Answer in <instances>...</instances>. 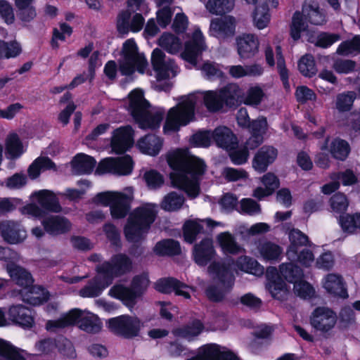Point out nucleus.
<instances>
[{
    "instance_id": "obj_1",
    "label": "nucleus",
    "mask_w": 360,
    "mask_h": 360,
    "mask_svg": "<svg viewBox=\"0 0 360 360\" xmlns=\"http://www.w3.org/2000/svg\"><path fill=\"white\" fill-rule=\"evenodd\" d=\"M167 162L174 170L170 174L172 186L185 191L189 198H196L200 193V177L206 168L204 162L187 150L178 149L168 153Z\"/></svg>"
},
{
    "instance_id": "obj_36",
    "label": "nucleus",
    "mask_w": 360,
    "mask_h": 360,
    "mask_svg": "<svg viewBox=\"0 0 360 360\" xmlns=\"http://www.w3.org/2000/svg\"><path fill=\"white\" fill-rule=\"evenodd\" d=\"M41 224L45 231L51 235L64 233L71 229V223L60 216H49L44 218Z\"/></svg>"
},
{
    "instance_id": "obj_31",
    "label": "nucleus",
    "mask_w": 360,
    "mask_h": 360,
    "mask_svg": "<svg viewBox=\"0 0 360 360\" xmlns=\"http://www.w3.org/2000/svg\"><path fill=\"white\" fill-rule=\"evenodd\" d=\"M37 349L39 352L49 353L58 347V350L65 356L73 358L75 356V349L72 343L67 339L60 338L58 343L56 345L53 340H44L36 345Z\"/></svg>"
},
{
    "instance_id": "obj_51",
    "label": "nucleus",
    "mask_w": 360,
    "mask_h": 360,
    "mask_svg": "<svg viewBox=\"0 0 360 360\" xmlns=\"http://www.w3.org/2000/svg\"><path fill=\"white\" fill-rule=\"evenodd\" d=\"M202 330V323L200 321H194L192 323L184 328L174 330V334L176 336L181 337L191 341L198 336Z\"/></svg>"
},
{
    "instance_id": "obj_22",
    "label": "nucleus",
    "mask_w": 360,
    "mask_h": 360,
    "mask_svg": "<svg viewBox=\"0 0 360 360\" xmlns=\"http://www.w3.org/2000/svg\"><path fill=\"white\" fill-rule=\"evenodd\" d=\"M133 144V129L130 126L122 127L113 131L111 148L115 153H123Z\"/></svg>"
},
{
    "instance_id": "obj_48",
    "label": "nucleus",
    "mask_w": 360,
    "mask_h": 360,
    "mask_svg": "<svg viewBox=\"0 0 360 360\" xmlns=\"http://www.w3.org/2000/svg\"><path fill=\"white\" fill-rule=\"evenodd\" d=\"M234 4V0H208L205 8L210 13L219 15L230 12Z\"/></svg>"
},
{
    "instance_id": "obj_29",
    "label": "nucleus",
    "mask_w": 360,
    "mask_h": 360,
    "mask_svg": "<svg viewBox=\"0 0 360 360\" xmlns=\"http://www.w3.org/2000/svg\"><path fill=\"white\" fill-rule=\"evenodd\" d=\"M322 286L332 296L347 297V292L342 277L337 274H328L322 279Z\"/></svg>"
},
{
    "instance_id": "obj_19",
    "label": "nucleus",
    "mask_w": 360,
    "mask_h": 360,
    "mask_svg": "<svg viewBox=\"0 0 360 360\" xmlns=\"http://www.w3.org/2000/svg\"><path fill=\"white\" fill-rule=\"evenodd\" d=\"M129 10L122 11L117 16V28L120 34H127L129 31L138 32L142 30L144 25V18L140 13H135L131 16Z\"/></svg>"
},
{
    "instance_id": "obj_58",
    "label": "nucleus",
    "mask_w": 360,
    "mask_h": 360,
    "mask_svg": "<svg viewBox=\"0 0 360 360\" xmlns=\"http://www.w3.org/2000/svg\"><path fill=\"white\" fill-rule=\"evenodd\" d=\"M356 98V93L347 91L339 94L336 96L335 105L339 112H347L351 110L353 103Z\"/></svg>"
},
{
    "instance_id": "obj_57",
    "label": "nucleus",
    "mask_w": 360,
    "mask_h": 360,
    "mask_svg": "<svg viewBox=\"0 0 360 360\" xmlns=\"http://www.w3.org/2000/svg\"><path fill=\"white\" fill-rule=\"evenodd\" d=\"M360 53V36H356L352 39L342 42L337 53L342 56L355 55Z\"/></svg>"
},
{
    "instance_id": "obj_55",
    "label": "nucleus",
    "mask_w": 360,
    "mask_h": 360,
    "mask_svg": "<svg viewBox=\"0 0 360 360\" xmlns=\"http://www.w3.org/2000/svg\"><path fill=\"white\" fill-rule=\"evenodd\" d=\"M154 251L160 255H176L180 252V245L177 241L174 240H163L156 244Z\"/></svg>"
},
{
    "instance_id": "obj_34",
    "label": "nucleus",
    "mask_w": 360,
    "mask_h": 360,
    "mask_svg": "<svg viewBox=\"0 0 360 360\" xmlns=\"http://www.w3.org/2000/svg\"><path fill=\"white\" fill-rule=\"evenodd\" d=\"M212 139L217 146L226 150L234 149L238 144L237 138L230 129L219 127L212 131Z\"/></svg>"
},
{
    "instance_id": "obj_42",
    "label": "nucleus",
    "mask_w": 360,
    "mask_h": 360,
    "mask_svg": "<svg viewBox=\"0 0 360 360\" xmlns=\"http://www.w3.org/2000/svg\"><path fill=\"white\" fill-rule=\"evenodd\" d=\"M217 243L224 253L236 255L245 252V250L238 244L235 238L229 232H224L217 237Z\"/></svg>"
},
{
    "instance_id": "obj_6",
    "label": "nucleus",
    "mask_w": 360,
    "mask_h": 360,
    "mask_svg": "<svg viewBox=\"0 0 360 360\" xmlns=\"http://www.w3.org/2000/svg\"><path fill=\"white\" fill-rule=\"evenodd\" d=\"M7 272L16 283L22 287L20 293L22 300L31 305H39L46 302L49 293L45 289L33 285V279L26 270L21 267L8 266Z\"/></svg>"
},
{
    "instance_id": "obj_26",
    "label": "nucleus",
    "mask_w": 360,
    "mask_h": 360,
    "mask_svg": "<svg viewBox=\"0 0 360 360\" xmlns=\"http://www.w3.org/2000/svg\"><path fill=\"white\" fill-rule=\"evenodd\" d=\"M7 315L9 321L23 328H32L34 324L32 311L22 304L11 306Z\"/></svg>"
},
{
    "instance_id": "obj_63",
    "label": "nucleus",
    "mask_w": 360,
    "mask_h": 360,
    "mask_svg": "<svg viewBox=\"0 0 360 360\" xmlns=\"http://www.w3.org/2000/svg\"><path fill=\"white\" fill-rule=\"evenodd\" d=\"M330 205L333 212L341 213L347 210L349 206V201L345 195L338 193L331 197Z\"/></svg>"
},
{
    "instance_id": "obj_53",
    "label": "nucleus",
    "mask_w": 360,
    "mask_h": 360,
    "mask_svg": "<svg viewBox=\"0 0 360 360\" xmlns=\"http://www.w3.org/2000/svg\"><path fill=\"white\" fill-rule=\"evenodd\" d=\"M22 52V47L15 40L5 41L0 40V58H11L18 56Z\"/></svg>"
},
{
    "instance_id": "obj_44",
    "label": "nucleus",
    "mask_w": 360,
    "mask_h": 360,
    "mask_svg": "<svg viewBox=\"0 0 360 360\" xmlns=\"http://www.w3.org/2000/svg\"><path fill=\"white\" fill-rule=\"evenodd\" d=\"M158 44L162 49L171 54L179 53L182 46L180 39L169 32L163 33L158 39Z\"/></svg>"
},
{
    "instance_id": "obj_47",
    "label": "nucleus",
    "mask_w": 360,
    "mask_h": 360,
    "mask_svg": "<svg viewBox=\"0 0 360 360\" xmlns=\"http://www.w3.org/2000/svg\"><path fill=\"white\" fill-rule=\"evenodd\" d=\"M185 202L184 197L176 192H171L162 199L160 207L165 211L174 212L181 208Z\"/></svg>"
},
{
    "instance_id": "obj_50",
    "label": "nucleus",
    "mask_w": 360,
    "mask_h": 360,
    "mask_svg": "<svg viewBox=\"0 0 360 360\" xmlns=\"http://www.w3.org/2000/svg\"><path fill=\"white\" fill-rule=\"evenodd\" d=\"M73 326L72 309L55 320H49L46 323V329L50 332H58L61 329Z\"/></svg>"
},
{
    "instance_id": "obj_28",
    "label": "nucleus",
    "mask_w": 360,
    "mask_h": 360,
    "mask_svg": "<svg viewBox=\"0 0 360 360\" xmlns=\"http://www.w3.org/2000/svg\"><path fill=\"white\" fill-rule=\"evenodd\" d=\"M236 20L231 15H226L221 18L212 20L210 32L217 37L232 36L235 33Z\"/></svg>"
},
{
    "instance_id": "obj_7",
    "label": "nucleus",
    "mask_w": 360,
    "mask_h": 360,
    "mask_svg": "<svg viewBox=\"0 0 360 360\" xmlns=\"http://www.w3.org/2000/svg\"><path fill=\"white\" fill-rule=\"evenodd\" d=\"M205 49L202 34L200 30L196 29L193 32L191 39L185 43L184 51L181 53V56L195 68L200 70L202 73L208 78L221 77L222 72L217 64L208 61L202 65L198 64L197 58Z\"/></svg>"
},
{
    "instance_id": "obj_14",
    "label": "nucleus",
    "mask_w": 360,
    "mask_h": 360,
    "mask_svg": "<svg viewBox=\"0 0 360 360\" xmlns=\"http://www.w3.org/2000/svg\"><path fill=\"white\" fill-rule=\"evenodd\" d=\"M338 321L336 313L329 307H318L309 316L311 327L321 333H328L335 326Z\"/></svg>"
},
{
    "instance_id": "obj_5",
    "label": "nucleus",
    "mask_w": 360,
    "mask_h": 360,
    "mask_svg": "<svg viewBox=\"0 0 360 360\" xmlns=\"http://www.w3.org/2000/svg\"><path fill=\"white\" fill-rule=\"evenodd\" d=\"M236 269L257 276L264 272V268L255 259L245 255L240 257L236 263L231 259H229L226 264L213 263L209 266L208 271L224 284L226 283L229 286H231L233 282L231 271Z\"/></svg>"
},
{
    "instance_id": "obj_15",
    "label": "nucleus",
    "mask_w": 360,
    "mask_h": 360,
    "mask_svg": "<svg viewBox=\"0 0 360 360\" xmlns=\"http://www.w3.org/2000/svg\"><path fill=\"white\" fill-rule=\"evenodd\" d=\"M131 259L124 254L114 255L110 262H105L100 266V274L112 282L113 278L125 274L132 269Z\"/></svg>"
},
{
    "instance_id": "obj_8",
    "label": "nucleus",
    "mask_w": 360,
    "mask_h": 360,
    "mask_svg": "<svg viewBox=\"0 0 360 360\" xmlns=\"http://www.w3.org/2000/svg\"><path fill=\"white\" fill-rule=\"evenodd\" d=\"M134 198V189L127 187L122 191H105L98 193L94 202L105 206H110L113 219H122L129 212L130 204Z\"/></svg>"
},
{
    "instance_id": "obj_54",
    "label": "nucleus",
    "mask_w": 360,
    "mask_h": 360,
    "mask_svg": "<svg viewBox=\"0 0 360 360\" xmlns=\"http://www.w3.org/2000/svg\"><path fill=\"white\" fill-rule=\"evenodd\" d=\"M330 151L332 155L338 160H345L349 153V143L342 139H335L330 143Z\"/></svg>"
},
{
    "instance_id": "obj_62",
    "label": "nucleus",
    "mask_w": 360,
    "mask_h": 360,
    "mask_svg": "<svg viewBox=\"0 0 360 360\" xmlns=\"http://www.w3.org/2000/svg\"><path fill=\"white\" fill-rule=\"evenodd\" d=\"M292 264L294 262L299 263L303 266L309 267L314 262V256L312 252L308 249H302V250L295 251V257L294 259H288ZM294 265H295L294 264Z\"/></svg>"
},
{
    "instance_id": "obj_12",
    "label": "nucleus",
    "mask_w": 360,
    "mask_h": 360,
    "mask_svg": "<svg viewBox=\"0 0 360 360\" xmlns=\"http://www.w3.org/2000/svg\"><path fill=\"white\" fill-rule=\"evenodd\" d=\"M106 325L113 333L124 338L136 337L142 327V323L137 317L129 315L110 319Z\"/></svg>"
},
{
    "instance_id": "obj_41",
    "label": "nucleus",
    "mask_w": 360,
    "mask_h": 360,
    "mask_svg": "<svg viewBox=\"0 0 360 360\" xmlns=\"http://www.w3.org/2000/svg\"><path fill=\"white\" fill-rule=\"evenodd\" d=\"M72 172L75 174L91 173L96 165V161L91 156L81 153L77 155L72 162Z\"/></svg>"
},
{
    "instance_id": "obj_25",
    "label": "nucleus",
    "mask_w": 360,
    "mask_h": 360,
    "mask_svg": "<svg viewBox=\"0 0 360 360\" xmlns=\"http://www.w3.org/2000/svg\"><path fill=\"white\" fill-rule=\"evenodd\" d=\"M278 5L277 0H265L256 6L252 13L253 25L258 30H264L267 27L271 21L269 7L276 8Z\"/></svg>"
},
{
    "instance_id": "obj_21",
    "label": "nucleus",
    "mask_w": 360,
    "mask_h": 360,
    "mask_svg": "<svg viewBox=\"0 0 360 360\" xmlns=\"http://www.w3.org/2000/svg\"><path fill=\"white\" fill-rule=\"evenodd\" d=\"M266 288L273 297L283 300L287 298L289 290L285 283L279 276L275 267H269L266 270Z\"/></svg>"
},
{
    "instance_id": "obj_20",
    "label": "nucleus",
    "mask_w": 360,
    "mask_h": 360,
    "mask_svg": "<svg viewBox=\"0 0 360 360\" xmlns=\"http://www.w3.org/2000/svg\"><path fill=\"white\" fill-rule=\"evenodd\" d=\"M237 52L243 59H249L254 57L259 49L258 37L252 33H243L236 38Z\"/></svg>"
},
{
    "instance_id": "obj_11",
    "label": "nucleus",
    "mask_w": 360,
    "mask_h": 360,
    "mask_svg": "<svg viewBox=\"0 0 360 360\" xmlns=\"http://www.w3.org/2000/svg\"><path fill=\"white\" fill-rule=\"evenodd\" d=\"M279 271L285 280L294 283V292L297 295L304 299L314 296V289L309 283L302 280L303 272L299 266L292 264H282Z\"/></svg>"
},
{
    "instance_id": "obj_2",
    "label": "nucleus",
    "mask_w": 360,
    "mask_h": 360,
    "mask_svg": "<svg viewBox=\"0 0 360 360\" xmlns=\"http://www.w3.org/2000/svg\"><path fill=\"white\" fill-rule=\"evenodd\" d=\"M200 99H203L204 105L210 112H217L224 105L219 92L217 91L189 94L175 107L169 109L163 127L164 132L167 134L176 131L192 122L195 117V105Z\"/></svg>"
},
{
    "instance_id": "obj_32",
    "label": "nucleus",
    "mask_w": 360,
    "mask_h": 360,
    "mask_svg": "<svg viewBox=\"0 0 360 360\" xmlns=\"http://www.w3.org/2000/svg\"><path fill=\"white\" fill-rule=\"evenodd\" d=\"M218 224L219 223L213 221L210 219L188 220L184 225V239L186 242L192 243L195 240L197 235L203 231L205 225L214 226Z\"/></svg>"
},
{
    "instance_id": "obj_30",
    "label": "nucleus",
    "mask_w": 360,
    "mask_h": 360,
    "mask_svg": "<svg viewBox=\"0 0 360 360\" xmlns=\"http://www.w3.org/2000/svg\"><path fill=\"white\" fill-rule=\"evenodd\" d=\"M277 155V150L274 147L263 146L255 155L252 160V167L258 172H264L266 170L268 166L274 162Z\"/></svg>"
},
{
    "instance_id": "obj_39",
    "label": "nucleus",
    "mask_w": 360,
    "mask_h": 360,
    "mask_svg": "<svg viewBox=\"0 0 360 360\" xmlns=\"http://www.w3.org/2000/svg\"><path fill=\"white\" fill-rule=\"evenodd\" d=\"M302 13L313 25H321L326 22L325 15L315 0H305L302 6Z\"/></svg>"
},
{
    "instance_id": "obj_60",
    "label": "nucleus",
    "mask_w": 360,
    "mask_h": 360,
    "mask_svg": "<svg viewBox=\"0 0 360 360\" xmlns=\"http://www.w3.org/2000/svg\"><path fill=\"white\" fill-rule=\"evenodd\" d=\"M340 224L344 231L352 233L360 229V213L346 214L340 218Z\"/></svg>"
},
{
    "instance_id": "obj_35",
    "label": "nucleus",
    "mask_w": 360,
    "mask_h": 360,
    "mask_svg": "<svg viewBox=\"0 0 360 360\" xmlns=\"http://www.w3.org/2000/svg\"><path fill=\"white\" fill-rule=\"evenodd\" d=\"M34 202H37L41 207L46 210L58 212L61 207L56 195L49 190H40L32 194Z\"/></svg>"
},
{
    "instance_id": "obj_56",
    "label": "nucleus",
    "mask_w": 360,
    "mask_h": 360,
    "mask_svg": "<svg viewBox=\"0 0 360 360\" xmlns=\"http://www.w3.org/2000/svg\"><path fill=\"white\" fill-rule=\"evenodd\" d=\"M54 164L46 157L37 158L28 169V174L30 178L36 179L40 174L41 171L53 168Z\"/></svg>"
},
{
    "instance_id": "obj_27",
    "label": "nucleus",
    "mask_w": 360,
    "mask_h": 360,
    "mask_svg": "<svg viewBox=\"0 0 360 360\" xmlns=\"http://www.w3.org/2000/svg\"><path fill=\"white\" fill-rule=\"evenodd\" d=\"M155 288L158 291L163 293L174 291L176 295L183 296L186 299L190 298L191 292L193 291V288L173 278L160 279L155 283Z\"/></svg>"
},
{
    "instance_id": "obj_61",
    "label": "nucleus",
    "mask_w": 360,
    "mask_h": 360,
    "mask_svg": "<svg viewBox=\"0 0 360 360\" xmlns=\"http://www.w3.org/2000/svg\"><path fill=\"white\" fill-rule=\"evenodd\" d=\"M300 72L305 77H311L316 72L314 57L306 54L301 58L298 63Z\"/></svg>"
},
{
    "instance_id": "obj_3",
    "label": "nucleus",
    "mask_w": 360,
    "mask_h": 360,
    "mask_svg": "<svg viewBox=\"0 0 360 360\" xmlns=\"http://www.w3.org/2000/svg\"><path fill=\"white\" fill-rule=\"evenodd\" d=\"M129 110L139 127L143 129L158 128L165 115L161 108H151L140 89H134L129 95Z\"/></svg>"
},
{
    "instance_id": "obj_52",
    "label": "nucleus",
    "mask_w": 360,
    "mask_h": 360,
    "mask_svg": "<svg viewBox=\"0 0 360 360\" xmlns=\"http://www.w3.org/2000/svg\"><path fill=\"white\" fill-rule=\"evenodd\" d=\"M266 94L262 88L258 85L250 86L246 91L243 103L251 106L259 105L265 98Z\"/></svg>"
},
{
    "instance_id": "obj_13",
    "label": "nucleus",
    "mask_w": 360,
    "mask_h": 360,
    "mask_svg": "<svg viewBox=\"0 0 360 360\" xmlns=\"http://www.w3.org/2000/svg\"><path fill=\"white\" fill-rule=\"evenodd\" d=\"M134 162L129 155L120 158H107L102 160L96 168L98 174H112L117 176H127L131 174Z\"/></svg>"
},
{
    "instance_id": "obj_10",
    "label": "nucleus",
    "mask_w": 360,
    "mask_h": 360,
    "mask_svg": "<svg viewBox=\"0 0 360 360\" xmlns=\"http://www.w3.org/2000/svg\"><path fill=\"white\" fill-rule=\"evenodd\" d=\"M149 285L148 275L143 274L135 276L131 282V288L123 285H115L108 292L109 295L122 300L124 304L131 308L135 304L138 297L146 290Z\"/></svg>"
},
{
    "instance_id": "obj_40",
    "label": "nucleus",
    "mask_w": 360,
    "mask_h": 360,
    "mask_svg": "<svg viewBox=\"0 0 360 360\" xmlns=\"http://www.w3.org/2000/svg\"><path fill=\"white\" fill-rule=\"evenodd\" d=\"M304 17L305 16L303 13H301L299 11L293 14L290 24V36L295 41H297L301 37L302 32H306L308 36V41L314 42L312 37L309 34L308 25Z\"/></svg>"
},
{
    "instance_id": "obj_38",
    "label": "nucleus",
    "mask_w": 360,
    "mask_h": 360,
    "mask_svg": "<svg viewBox=\"0 0 360 360\" xmlns=\"http://www.w3.org/2000/svg\"><path fill=\"white\" fill-rule=\"evenodd\" d=\"M137 147L142 153L155 156L162 147V140L155 134H148L138 141Z\"/></svg>"
},
{
    "instance_id": "obj_18",
    "label": "nucleus",
    "mask_w": 360,
    "mask_h": 360,
    "mask_svg": "<svg viewBox=\"0 0 360 360\" xmlns=\"http://www.w3.org/2000/svg\"><path fill=\"white\" fill-rule=\"evenodd\" d=\"M73 325L86 333H96L103 326L101 319L95 314L78 308L72 309Z\"/></svg>"
},
{
    "instance_id": "obj_64",
    "label": "nucleus",
    "mask_w": 360,
    "mask_h": 360,
    "mask_svg": "<svg viewBox=\"0 0 360 360\" xmlns=\"http://www.w3.org/2000/svg\"><path fill=\"white\" fill-rule=\"evenodd\" d=\"M239 212L248 215L258 214L261 212L259 205L251 198H244L240 200Z\"/></svg>"
},
{
    "instance_id": "obj_16",
    "label": "nucleus",
    "mask_w": 360,
    "mask_h": 360,
    "mask_svg": "<svg viewBox=\"0 0 360 360\" xmlns=\"http://www.w3.org/2000/svg\"><path fill=\"white\" fill-rule=\"evenodd\" d=\"M151 63L158 80L175 77L178 67L171 59H166L165 54L159 49H155L151 56Z\"/></svg>"
},
{
    "instance_id": "obj_46",
    "label": "nucleus",
    "mask_w": 360,
    "mask_h": 360,
    "mask_svg": "<svg viewBox=\"0 0 360 360\" xmlns=\"http://www.w3.org/2000/svg\"><path fill=\"white\" fill-rule=\"evenodd\" d=\"M172 0H156L157 6L160 9L157 11V20L159 25L165 28L171 22L172 11L169 7Z\"/></svg>"
},
{
    "instance_id": "obj_4",
    "label": "nucleus",
    "mask_w": 360,
    "mask_h": 360,
    "mask_svg": "<svg viewBox=\"0 0 360 360\" xmlns=\"http://www.w3.org/2000/svg\"><path fill=\"white\" fill-rule=\"evenodd\" d=\"M157 205L146 203L131 212L124 228L126 239L129 242H138L148 232L155 221Z\"/></svg>"
},
{
    "instance_id": "obj_59",
    "label": "nucleus",
    "mask_w": 360,
    "mask_h": 360,
    "mask_svg": "<svg viewBox=\"0 0 360 360\" xmlns=\"http://www.w3.org/2000/svg\"><path fill=\"white\" fill-rule=\"evenodd\" d=\"M0 358L3 360H25L15 347L3 339H0Z\"/></svg>"
},
{
    "instance_id": "obj_37",
    "label": "nucleus",
    "mask_w": 360,
    "mask_h": 360,
    "mask_svg": "<svg viewBox=\"0 0 360 360\" xmlns=\"http://www.w3.org/2000/svg\"><path fill=\"white\" fill-rule=\"evenodd\" d=\"M215 254L212 240L210 238L203 239L193 248L195 262L200 266H205Z\"/></svg>"
},
{
    "instance_id": "obj_43",
    "label": "nucleus",
    "mask_w": 360,
    "mask_h": 360,
    "mask_svg": "<svg viewBox=\"0 0 360 360\" xmlns=\"http://www.w3.org/2000/svg\"><path fill=\"white\" fill-rule=\"evenodd\" d=\"M290 245L286 251L288 259H294L295 251L300 250V248L307 245L308 237L298 229H292L289 233Z\"/></svg>"
},
{
    "instance_id": "obj_24",
    "label": "nucleus",
    "mask_w": 360,
    "mask_h": 360,
    "mask_svg": "<svg viewBox=\"0 0 360 360\" xmlns=\"http://www.w3.org/2000/svg\"><path fill=\"white\" fill-rule=\"evenodd\" d=\"M0 233L4 240L11 244L21 243L27 237L25 229L19 223L10 220L0 221Z\"/></svg>"
},
{
    "instance_id": "obj_45",
    "label": "nucleus",
    "mask_w": 360,
    "mask_h": 360,
    "mask_svg": "<svg viewBox=\"0 0 360 360\" xmlns=\"http://www.w3.org/2000/svg\"><path fill=\"white\" fill-rule=\"evenodd\" d=\"M5 146L6 153L11 158H17L24 152L23 146L19 136L15 132L8 134L6 138Z\"/></svg>"
},
{
    "instance_id": "obj_9",
    "label": "nucleus",
    "mask_w": 360,
    "mask_h": 360,
    "mask_svg": "<svg viewBox=\"0 0 360 360\" xmlns=\"http://www.w3.org/2000/svg\"><path fill=\"white\" fill-rule=\"evenodd\" d=\"M148 62L143 54L139 53L138 46L133 39L123 44L121 58L119 60V70L123 75H130L137 70L143 74Z\"/></svg>"
},
{
    "instance_id": "obj_23",
    "label": "nucleus",
    "mask_w": 360,
    "mask_h": 360,
    "mask_svg": "<svg viewBox=\"0 0 360 360\" xmlns=\"http://www.w3.org/2000/svg\"><path fill=\"white\" fill-rule=\"evenodd\" d=\"M252 253L264 261L273 262L281 259L283 249L275 243L261 240L257 242L255 248L252 250Z\"/></svg>"
},
{
    "instance_id": "obj_33",
    "label": "nucleus",
    "mask_w": 360,
    "mask_h": 360,
    "mask_svg": "<svg viewBox=\"0 0 360 360\" xmlns=\"http://www.w3.org/2000/svg\"><path fill=\"white\" fill-rule=\"evenodd\" d=\"M110 283V281L106 276H103V274L101 275L100 268L98 267V275L96 277L82 288L79 292V295L83 297H97Z\"/></svg>"
},
{
    "instance_id": "obj_17",
    "label": "nucleus",
    "mask_w": 360,
    "mask_h": 360,
    "mask_svg": "<svg viewBox=\"0 0 360 360\" xmlns=\"http://www.w3.org/2000/svg\"><path fill=\"white\" fill-rule=\"evenodd\" d=\"M186 360H239V359L228 348L211 343L200 347L195 356Z\"/></svg>"
},
{
    "instance_id": "obj_49",
    "label": "nucleus",
    "mask_w": 360,
    "mask_h": 360,
    "mask_svg": "<svg viewBox=\"0 0 360 360\" xmlns=\"http://www.w3.org/2000/svg\"><path fill=\"white\" fill-rule=\"evenodd\" d=\"M223 104L235 105L240 95L241 91L236 84H229L219 91Z\"/></svg>"
}]
</instances>
